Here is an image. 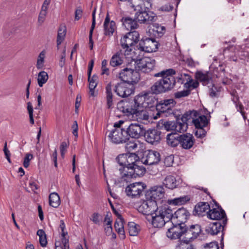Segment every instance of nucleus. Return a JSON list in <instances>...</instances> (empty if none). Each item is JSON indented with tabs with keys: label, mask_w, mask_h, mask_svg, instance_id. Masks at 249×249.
<instances>
[{
	"label": "nucleus",
	"mask_w": 249,
	"mask_h": 249,
	"mask_svg": "<svg viewBox=\"0 0 249 249\" xmlns=\"http://www.w3.org/2000/svg\"><path fill=\"white\" fill-rule=\"evenodd\" d=\"M176 71L173 69H166L159 72L154 73V77H161V79L156 82L150 88L151 93L159 94L171 90L176 84L175 78L173 76Z\"/></svg>",
	"instance_id": "f257e3e1"
},
{
	"label": "nucleus",
	"mask_w": 249,
	"mask_h": 249,
	"mask_svg": "<svg viewBox=\"0 0 249 249\" xmlns=\"http://www.w3.org/2000/svg\"><path fill=\"white\" fill-rule=\"evenodd\" d=\"M152 216V224L155 227L160 228L170 221L172 216V209L168 205H164L159 208Z\"/></svg>",
	"instance_id": "f03ea898"
},
{
	"label": "nucleus",
	"mask_w": 249,
	"mask_h": 249,
	"mask_svg": "<svg viewBox=\"0 0 249 249\" xmlns=\"http://www.w3.org/2000/svg\"><path fill=\"white\" fill-rule=\"evenodd\" d=\"M139 163L138 161L136 164L125 168L124 173L121 175L122 179L127 182L132 178L143 176L146 172V169L142 165H139Z\"/></svg>",
	"instance_id": "7ed1b4c3"
},
{
	"label": "nucleus",
	"mask_w": 249,
	"mask_h": 249,
	"mask_svg": "<svg viewBox=\"0 0 249 249\" xmlns=\"http://www.w3.org/2000/svg\"><path fill=\"white\" fill-rule=\"evenodd\" d=\"M136 100L137 96L133 99L122 100L118 103L117 108L128 116L134 115L136 111L140 109Z\"/></svg>",
	"instance_id": "20e7f679"
},
{
	"label": "nucleus",
	"mask_w": 249,
	"mask_h": 249,
	"mask_svg": "<svg viewBox=\"0 0 249 249\" xmlns=\"http://www.w3.org/2000/svg\"><path fill=\"white\" fill-rule=\"evenodd\" d=\"M136 100L140 108L144 107L145 109L153 108L156 110V106L159 104L157 98L153 95H150V92L147 91L144 92L142 95H137Z\"/></svg>",
	"instance_id": "39448f33"
},
{
	"label": "nucleus",
	"mask_w": 249,
	"mask_h": 249,
	"mask_svg": "<svg viewBox=\"0 0 249 249\" xmlns=\"http://www.w3.org/2000/svg\"><path fill=\"white\" fill-rule=\"evenodd\" d=\"M146 185L142 182H136L130 183L125 190L127 196L132 198H138L142 195L144 190L146 188Z\"/></svg>",
	"instance_id": "423d86ee"
},
{
	"label": "nucleus",
	"mask_w": 249,
	"mask_h": 249,
	"mask_svg": "<svg viewBox=\"0 0 249 249\" xmlns=\"http://www.w3.org/2000/svg\"><path fill=\"white\" fill-rule=\"evenodd\" d=\"M139 33L136 31H133L128 32L121 39V46L125 49V52L132 51L131 48L137 43L139 40Z\"/></svg>",
	"instance_id": "0eeeda50"
},
{
	"label": "nucleus",
	"mask_w": 249,
	"mask_h": 249,
	"mask_svg": "<svg viewBox=\"0 0 249 249\" xmlns=\"http://www.w3.org/2000/svg\"><path fill=\"white\" fill-rule=\"evenodd\" d=\"M119 78L123 82L133 84L140 80V74L136 70L125 68L119 72Z\"/></svg>",
	"instance_id": "6e6552de"
},
{
	"label": "nucleus",
	"mask_w": 249,
	"mask_h": 249,
	"mask_svg": "<svg viewBox=\"0 0 249 249\" xmlns=\"http://www.w3.org/2000/svg\"><path fill=\"white\" fill-rule=\"evenodd\" d=\"M176 102L173 99L161 101L156 106L157 115L159 116L162 114L164 116L173 113L172 108L175 106Z\"/></svg>",
	"instance_id": "1a4fd4ad"
},
{
	"label": "nucleus",
	"mask_w": 249,
	"mask_h": 249,
	"mask_svg": "<svg viewBox=\"0 0 249 249\" xmlns=\"http://www.w3.org/2000/svg\"><path fill=\"white\" fill-rule=\"evenodd\" d=\"M135 89L133 84L121 82L116 84L114 90L119 96L125 98L134 93Z\"/></svg>",
	"instance_id": "9d476101"
},
{
	"label": "nucleus",
	"mask_w": 249,
	"mask_h": 249,
	"mask_svg": "<svg viewBox=\"0 0 249 249\" xmlns=\"http://www.w3.org/2000/svg\"><path fill=\"white\" fill-rule=\"evenodd\" d=\"M141 205L139 206L138 211L145 215H153L156 211L159 210L158 207V203L156 200L152 199H147L145 197Z\"/></svg>",
	"instance_id": "9b49d317"
},
{
	"label": "nucleus",
	"mask_w": 249,
	"mask_h": 249,
	"mask_svg": "<svg viewBox=\"0 0 249 249\" xmlns=\"http://www.w3.org/2000/svg\"><path fill=\"white\" fill-rule=\"evenodd\" d=\"M110 141L116 144L126 142L128 140L125 128H114L108 135Z\"/></svg>",
	"instance_id": "f8f14e48"
},
{
	"label": "nucleus",
	"mask_w": 249,
	"mask_h": 249,
	"mask_svg": "<svg viewBox=\"0 0 249 249\" xmlns=\"http://www.w3.org/2000/svg\"><path fill=\"white\" fill-rule=\"evenodd\" d=\"M135 69L138 72L148 73L150 72L155 65V60L150 57H144L140 59L136 62Z\"/></svg>",
	"instance_id": "ddd939ff"
},
{
	"label": "nucleus",
	"mask_w": 249,
	"mask_h": 249,
	"mask_svg": "<svg viewBox=\"0 0 249 249\" xmlns=\"http://www.w3.org/2000/svg\"><path fill=\"white\" fill-rule=\"evenodd\" d=\"M136 18L140 23L150 24L156 21L157 17L152 12L142 8L135 14Z\"/></svg>",
	"instance_id": "4468645a"
},
{
	"label": "nucleus",
	"mask_w": 249,
	"mask_h": 249,
	"mask_svg": "<svg viewBox=\"0 0 249 249\" xmlns=\"http://www.w3.org/2000/svg\"><path fill=\"white\" fill-rule=\"evenodd\" d=\"M159 44L155 39L146 38L142 39L137 47L142 51L151 53L157 50Z\"/></svg>",
	"instance_id": "2eb2a0df"
},
{
	"label": "nucleus",
	"mask_w": 249,
	"mask_h": 249,
	"mask_svg": "<svg viewBox=\"0 0 249 249\" xmlns=\"http://www.w3.org/2000/svg\"><path fill=\"white\" fill-rule=\"evenodd\" d=\"M189 212L183 207L178 209L174 213L172 212V216L171 218V222L172 224H183L185 223L190 216Z\"/></svg>",
	"instance_id": "dca6fc26"
},
{
	"label": "nucleus",
	"mask_w": 249,
	"mask_h": 249,
	"mask_svg": "<svg viewBox=\"0 0 249 249\" xmlns=\"http://www.w3.org/2000/svg\"><path fill=\"white\" fill-rule=\"evenodd\" d=\"M160 160L159 152L154 150L145 151L141 159V161L145 165H152L157 164Z\"/></svg>",
	"instance_id": "f3484780"
},
{
	"label": "nucleus",
	"mask_w": 249,
	"mask_h": 249,
	"mask_svg": "<svg viewBox=\"0 0 249 249\" xmlns=\"http://www.w3.org/2000/svg\"><path fill=\"white\" fill-rule=\"evenodd\" d=\"M125 129L128 140L130 138L138 139L144 134L143 125L137 123H132Z\"/></svg>",
	"instance_id": "a211bd4d"
},
{
	"label": "nucleus",
	"mask_w": 249,
	"mask_h": 249,
	"mask_svg": "<svg viewBox=\"0 0 249 249\" xmlns=\"http://www.w3.org/2000/svg\"><path fill=\"white\" fill-rule=\"evenodd\" d=\"M217 209L213 208L209 210V213H208V217L210 219L215 220H220L223 219V224L226 225L227 224V218L226 214L223 209L216 202H215Z\"/></svg>",
	"instance_id": "6ab92c4d"
},
{
	"label": "nucleus",
	"mask_w": 249,
	"mask_h": 249,
	"mask_svg": "<svg viewBox=\"0 0 249 249\" xmlns=\"http://www.w3.org/2000/svg\"><path fill=\"white\" fill-rule=\"evenodd\" d=\"M164 189L162 186H154L150 190L146 191L145 196L147 199H152L156 200L158 203V201H160L164 196Z\"/></svg>",
	"instance_id": "aec40b11"
},
{
	"label": "nucleus",
	"mask_w": 249,
	"mask_h": 249,
	"mask_svg": "<svg viewBox=\"0 0 249 249\" xmlns=\"http://www.w3.org/2000/svg\"><path fill=\"white\" fill-rule=\"evenodd\" d=\"M184 231V239L186 242L196 238L201 231V226L198 224L192 225L189 227L185 225Z\"/></svg>",
	"instance_id": "412c9836"
},
{
	"label": "nucleus",
	"mask_w": 249,
	"mask_h": 249,
	"mask_svg": "<svg viewBox=\"0 0 249 249\" xmlns=\"http://www.w3.org/2000/svg\"><path fill=\"white\" fill-rule=\"evenodd\" d=\"M172 227L168 229L166 232L167 236L172 239H178L182 235H184L185 225L172 224Z\"/></svg>",
	"instance_id": "4be33fe9"
},
{
	"label": "nucleus",
	"mask_w": 249,
	"mask_h": 249,
	"mask_svg": "<svg viewBox=\"0 0 249 249\" xmlns=\"http://www.w3.org/2000/svg\"><path fill=\"white\" fill-rule=\"evenodd\" d=\"M165 129L167 131H174L178 132H183L187 129V125L183 123H180V121L178 119L175 121H167L164 123Z\"/></svg>",
	"instance_id": "5701e85b"
},
{
	"label": "nucleus",
	"mask_w": 249,
	"mask_h": 249,
	"mask_svg": "<svg viewBox=\"0 0 249 249\" xmlns=\"http://www.w3.org/2000/svg\"><path fill=\"white\" fill-rule=\"evenodd\" d=\"M161 132L157 129H144V134L143 135L147 142L151 144H156L161 140Z\"/></svg>",
	"instance_id": "b1692460"
},
{
	"label": "nucleus",
	"mask_w": 249,
	"mask_h": 249,
	"mask_svg": "<svg viewBox=\"0 0 249 249\" xmlns=\"http://www.w3.org/2000/svg\"><path fill=\"white\" fill-rule=\"evenodd\" d=\"M179 144L185 149H190L194 145L195 140L192 134L186 133L180 135Z\"/></svg>",
	"instance_id": "393cba45"
},
{
	"label": "nucleus",
	"mask_w": 249,
	"mask_h": 249,
	"mask_svg": "<svg viewBox=\"0 0 249 249\" xmlns=\"http://www.w3.org/2000/svg\"><path fill=\"white\" fill-rule=\"evenodd\" d=\"M209 210L210 206L208 202H200L195 206L193 214L196 216H203L206 214L208 215Z\"/></svg>",
	"instance_id": "a878e982"
},
{
	"label": "nucleus",
	"mask_w": 249,
	"mask_h": 249,
	"mask_svg": "<svg viewBox=\"0 0 249 249\" xmlns=\"http://www.w3.org/2000/svg\"><path fill=\"white\" fill-rule=\"evenodd\" d=\"M104 29L106 36L112 35L116 29V23L113 20L110 21L108 13L107 14L104 21Z\"/></svg>",
	"instance_id": "bb28decb"
},
{
	"label": "nucleus",
	"mask_w": 249,
	"mask_h": 249,
	"mask_svg": "<svg viewBox=\"0 0 249 249\" xmlns=\"http://www.w3.org/2000/svg\"><path fill=\"white\" fill-rule=\"evenodd\" d=\"M224 226L223 222L221 223L219 221L211 223L206 227V231L212 235H216L223 229Z\"/></svg>",
	"instance_id": "cd10ccee"
},
{
	"label": "nucleus",
	"mask_w": 249,
	"mask_h": 249,
	"mask_svg": "<svg viewBox=\"0 0 249 249\" xmlns=\"http://www.w3.org/2000/svg\"><path fill=\"white\" fill-rule=\"evenodd\" d=\"M123 25L127 30H132L136 29L138 26L137 24V19L135 17V18L133 19L129 17H123L121 19Z\"/></svg>",
	"instance_id": "c85d7f7f"
},
{
	"label": "nucleus",
	"mask_w": 249,
	"mask_h": 249,
	"mask_svg": "<svg viewBox=\"0 0 249 249\" xmlns=\"http://www.w3.org/2000/svg\"><path fill=\"white\" fill-rule=\"evenodd\" d=\"M107 107L108 109L112 108L114 106L113 102V93L111 82H109L106 87Z\"/></svg>",
	"instance_id": "c756f323"
},
{
	"label": "nucleus",
	"mask_w": 249,
	"mask_h": 249,
	"mask_svg": "<svg viewBox=\"0 0 249 249\" xmlns=\"http://www.w3.org/2000/svg\"><path fill=\"white\" fill-rule=\"evenodd\" d=\"M179 140L180 135L176 133H171L167 135V143L172 147H176L179 144Z\"/></svg>",
	"instance_id": "7c9ffc66"
},
{
	"label": "nucleus",
	"mask_w": 249,
	"mask_h": 249,
	"mask_svg": "<svg viewBox=\"0 0 249 249\" xmlns=\"http://www.w3.org/2000/svg\"><path fill=\"white\" fill-rule=\"evenodd\" d=\"M195 78L202 82L204 85L208 84L212 80L208 72H203L202 71H197L195 73Z\"/></svg>",
	"instance_id": "2f4dec72"
},
{
	"label": "nucleus",
	"mask_w": 249,
	"mask_h": 249,
	"mask_svg": "<svg viewBox=\"0 0 249 249\" xmlns=\"http://www.w3.org/2000/svg\"><path fill=\"white\" fill-rule=\"evenodd\" d=\"M138 158V157L135 153H127L126 167L119 169L121 175L124 173V169L125 168L131 166L138 162H137Z\"/></svg>",
	"instance_id": "473e14b6"
},
{
	"label": "nucleus",
	"mask_w": 249,
	"mask_h": 249,
	"mask_svg": "<svg viewBox=\"0 0 249 249\" xmlns=\"http://www.w3.org/2000/svg\"><path fill=\"white\" fill-rule=\"evenodd\" d=\"M190 200L189 196H183L175 198L173 199H169L167 201V204L169 205H183Z\"/></svg>",
	"instance_id": "72a5a7b5"
},
{
	"label": "nucleus",
	"mask_w": 249,
	"mask_h": 249,
	"mask_svg": "<svg viewBox=\"0 0 249 249\" xmlns=\"http://www.w3.org/2000/svg\"><path fill=\"white\" fill-rule=\"evenodd\" d=\"M123 63V54L121 52H117L111 57L110 65L113 67L120 66Z\"/></svg>",
	"instance_id": "f704fd0d"
},
{
	"label": "nucleus",
	"mask_w": 249,
	"mask_h": 249,
	"mask_svg": "<svg viewBox=\"0 0 249 249\" xmlns=\"http://www.w3.org/2000/svg\"><path fill=\"white\" fill-rule=\"evenodd\" d=\"M163 184L167 188L173 189L177 187V182L176 178L173 176H168L164 179Z\"/></svg>",
	"instance_id": "c9c22d12"
},
{
	"label": "nucleus",
	"mask_w": 249,
	"mask_h": 249,
	"mask_svg": "<svg viewBox=\"0 0 249 249\" xmlns=\"http://www.w3.org/2000/svg\"><path fill=\"white\" fill-rule=\"evenodd\" d=\"M192 122L196 127H205L209 123V121L205 115H201L196 119H193Z\"/></svg>",
	"instance_id": "e433bc0d"
},
{
	"label": "nucleus",
	"mask_w": 249,
	"mask_h": 249,
	"mask_svg": "<svg viewBox=\"0 0 249 249\" xmlns=\"http://www.w3.org/2000/svg\"><path fill=\"white\" fill-rule=\"evenodd\" d=\"M49 205L53 208H58L61 203L59 196L57 193L53 192L50 194L49 197Z\"/></svg>",
	"instance_id": "4c0bfd02"
},
{
	"label": "nucleus",
	"mask_w": 249,
	"mask_h": 249,
	"mask_svg": "<svg viewBox=\"0 0 249 249\" xmlns=\"http://www.w3.org/2000/svg\"><path fill=\"white\" fill-rule=\"evenodd\" d=\"M97 79L98 77L95 75H93L91 78H90V77L89 78L88 76L89 93L91 96H94V89L97 85V83L96 82Z\"/></svg>",
	"instance_id": "58836bf2"
},
{
	"label": "nucleus",
	"mask_w": 249,
	"mask_h": 249,
	"mask_svg": "<svg viewBox=\"0 0 249 249\" xmlns=\"http://www.w3.org/2000/svg\"><path fill=\"white\" fill-rule=\"evenodd\" d=\"M146 109L144 107L138 109L134 115L140 119L147 120L149 118V115Z\"/></svg>",
	"instance_id": "ea45409f"
},
{
	"label": "nucleus",
	"mask_w": 249,
	"mask_h": 249,
	"mask_svg": "<svg viewBox=\"0 0 249 249\" xmlns=\"http://www.w3.org/2000/svg\"><path fill=\"white\" fill-rule=\"evenodd\" d=\"M139 226L134 222H129L128 223V231L130 236H136L138 234L139 229Z\"/></svg>",
	"instance_id": "a19ab883"
},
{
	"label": "nucleus",
	"mask_w": 249,
	"mask_h": 249,
	"mask_svg": "<svg viewBox=\"0 0 249 249\" xmlns=\"http://www.w3.org/2000/svg\"><path fill=\"white\" fill-rule=\"evenodd\" d=\"M152 30L157 34V35L155 34V36L161 37L165 33L166 29L164 26L160 25L158 23H155L153 24Z\"/></svg>",
	"instance_id": "79ce46f5"
},
{
	"label": "nucleus",
	"mask_w": 249,
	"mask_h": 249,
	"mask_svg": "<svg viewBox=\"0 0 249 249\" xmlns=\"http://www.w3.org/2000/svg\"><path fill=\"white\" fill-rule=\"evenodd\" d=\"M36 234L39 236V241L41 246L46 247L47 244V240L45 231L43 230H38Z\"/></svg>",
	"instance_id": "37998d69"
},
{
	"label": "nucleus",
	"mask_w": 249,
	"mask_h": 249,
	"mask_svg": "<svg viewBox=\"0 0 249 249\" xmlns=\"http://www.w3.org/2000/svg\"><path fill=\"white\" fill-rule=\"evenodd\" d=\"M198 85V82L197 81L194 82L191 77L185 82L184 87L186 89V90H189L191 92L193 89L196 88Z\"/></svg>",
	"instance_id": "c03bdc74"
},
{
	"label": "nucleus",
	"mask_w": 249,
	"mask_h": 249,
	"mask_svg": "<svg viewBox=\"0 0 249 249\" xmlns=\"http://www.w3.org/2000/svg\"><path fill=\"white\" fill-rule=\"evenodd\" d=\"M48 79V75L46 72L42 71L38 73V84L40 87H42Z\"/></svg>",
	"instance_id": "a18cd8bd"
},
{
	"label": "nucleus",
	"mask_w": 249,
	"mask_h": 249,
	"mask_svg": "<svg viewBox=\"0 0 249 249\" xmlns=\"http://www.w3.org/2000/svg\"><path fill=\"white\" fill-rule=\"evenodd\" d=\"M127 153L120 154L116 159L117 162L121 166L120 168L126 167Z\"/></svg>",
	"instance_id": "49530a36"
},
{
	"label": "nucleus",
	"mask_w": 249,
	"mask_h": 249,
	"mask_svg": "<svg viewBox=\"0 0 249 249\" xmlns=\"http://www.w3.org/2000/svg\"><path fill=\"white\" fill-rule=\"evenodd\" d=\"M196 113V112L190 111L185 112L181 116V119H179V120L180 121V123H183L186 124L187 125V126L188 127L187 121L192 119L193 114V115L195 116Z\"/></svg>",
	"instance_id": "de8ad7c7"
},
{
	"label": "nucleus",
	"mask_w": 249,
	"mask_h": 249,
	"mask_svg": "<svg viewBox=\"0 0 249 249\" xmlns=\"http://www.w3.org/2000/svg\"><path fill=\"white\" fill-rule=\"evenodd\" d=\"M192 77L188 74L187 73H181L178 75V76L177 77L176 79V82L181 84H185V82L190 79Z\"/></svg>",
	"instance_id": "09e8293b"
},
{
	"label": "nucleus",
	"mask_w": 249,
	"mask_h": 249,
	"mask_svg": "<svg viewBox=\"0 0 249 249\" xmlns=\"http://www.w3.org/2000/svg\"><path fill=\"white\" fill-rule=\"evenodd\" d=\"M66 28L64 27V29H62L59 28L58 31V34L57 36V46L60 45L62 41H63L64 37L66 35Z\"/></svg>",
	"instance_id": "8fccbe9b"
},
{
	"label": "nucleus",
	"mask_w": 249,
	"mask_h": 249,
	"mask_svg": "<svg viewBox=\"0 0 249 249\" xmlns=\"http://www.w3.org/2000/svg\"><path fill=\"white\" fill-rule=\"evenodd\" d=\"M138 145L136 142H129L125 144V149L127 153H134L133 151H135Z\"/></svg>",
	"instance_id": "3c124183"
},
{
	"label": "nucleus",
	"mask_w": 249,
	"mask_h": 249,
	"mask_svg": "<svg viewBox=\"0 0 249 249\" xmlns=\"http://www.w3.org/2000/svg\"><path fill=\"white\" fill-rule=\"evenodd\" d=\"M231 95L232 96L231 100L235 105L236 107H239V104H242L240 101L237 92L235 90H233L231 92Z\"/></svg>",
	"instance_id": "603ef678"
},
{
	"label": "nucleus",
	"mask_w": 249,
	"mask_h": 249,
	"mask_svg": "<svg viewBox=\"0 0 249 249\" xmlns=\"http://www.w3.org/2000/svg\"><path fill=\"white\" fill-rule=\"evenodd\" d=\"M176 249H194V248L192 245L189 243V242H186L183 239Z\"/></svg>",
	"instance_id": "864d4df0"
},
{
	"label": "nucleus",
	"mask_w": 249,
	"mask_h": 249,
	"mask_svg": "<svg viewBox=\"0 0 249 249\" xmlns=\"http://www.w3.org/2000/svg\"><path fill=\"white\" fill-rule=\"evenodd\" d=\"M220 87H217L213 84L212 87L209 89L210 96L212 97L218 96V93L220 91Z\"/></svg>",
	"instance_id": "5fc2aeb1"
},
{
	"label": "nucleus",
	"mask_w": 249,
	"mask_h": 249,
	"mask_svg": "<svg viewBox=\"0 0 249 249\" xmlns=\"http://www.w3.org/2000/svg\"><path fill=\"white\" fill-rule=\"evenodd\" d=\"M197 130L196 131L195 134V136L198 138H203L205 137L206 134V131L204 129V127H196Z\"/></svg>",
	"instance_id": "6e6d98bb"
},
{
	"label": "nucleus",
	"mask_w": 249,
	"mask_h": 249,
	"mask_svg": "<svg viewBox=\"0 0 249 249\" xmlns=\"http://www.w3.org/2000/svg\"><path fill=\"white\" fill-rule=\"evenodd\" d=\"M190 94L189 90H183L182 91H178L174 94V96L177 99L188 96Z\"/></svg>",
	"instance_id": "4d7b16f0"
},
{
	"label": "nucleus",
	"mask_w": 249,
	"mask_h": 249,
	"mask_svg": "<svg viewBox=\"0 0 249 249\" xmlns=\"http://www.w3.org/2000/svg\"><path fill=\"white\" fill-rule=\"evenodd\" d=\"M107 60L104 59L102 62V72L101 74L102 75L103 74H107V75H108L109 74V70L108 68H107Z\"/></svg>",
	"instance_id": "13d9d810"
},
{
	"label": "nucleus",
	"mask_w": 249,
	"mask_h": 249,
	"mask_svg": "<svg viewBox=\"0 0 249 249\" xmlns=\"http://www.w3.org/2000/svg\"><path fill=\"white\" fill-rule=\"evenodd\" d=\"M248 49H249L248 47H244V48H241L242 51H239L238 55L241 59H243L249 56V52L247 50Z\"/></svg>",
	"instance_id": "bf43d9fd"
},
{
	"label": "nucleus",
	"mask_w": 249,
	"mask_h": 249,
	"mask_svg": "<svg viewBox=\"0 0 249 249\" xmlns=\"http://www.w3.org/2000/svg\"><path fill=\"white\" fill-rule=\"evenodd\" d=\"M69 143L66 142H63L61 143L60 150L61 157L63 158L67 152V149L68 147Z\"/></svg>",
	"instance_id": "052dcab7"
},
{
	"label": "nucleus",
	"mask_w": 249,
	"mask_h": 249,
	"mask_svg": "<svg viewBox=\"0 0 249 249\" xmlns=\"http://www.w3.org/2000/svg\"><path fill=\"white\" fill-rule=\"evenodd\" d=\"M119 220H116L114 223V228L116 231H119L124 228L123 219L121 217H118Z\"/></svg>",
	"instance_id": "680f3d73"
},
{
	"label": "nucleus",
	"mask_w": 249,
	"mask_h": 249,
	"mask_svg": "<svg viewBox=\"0 0 249 249\" xmlns=\"http://www.w3.org/2000/svg\"><path fill=\"white\" fill-rule=\"evenodd\" d=\"M33 158L32 154L27 153L24 159L23 166L25 168H27L30 165V161Z\"/></svg>",
	"instance_id": "e2e57ef3"
},
{
	"label": "nucleus",
	"mask_w": 249,
	"mask_h": 249,
	"mask_svg": "<svg viewBox=\"0 0 249 249\" xmlns=\"http://www.w3.org/2000/svg\"><path fill=\"white\" fill-rule=\"evenodd\" d=\"M95 13L96 9H94L92 13V24L89 31V36H92L93 30L95 27Z\"/></svg>",
	"instance_id": "0e129e2a"
},
{
	"label": "nucleus",
	"mask_w": 249,
	"mask_h": 249,
	"mask_svg": "<svg viewBox=\"0 0 249 249\" xmlns=\"http://www.w3.org/2000/svg\"><path fill=\"white\" fill-rule=\"evenodd\" d=\"M174 161V157L173 155H170L165 157L164 163L166 167L172 166Z\"/></svg>",
	"instance_id": "69168bd1"
},
{
	"label": "nucleus",
	"mask_w": 249,
	"mask_h": 249,
	"mask_svg": "<svg viewBox=\"0 0 249 249\" xmlns=\"http://www.w3.org/2000/svg\"><path fill=\"white\" fill-rule=\"evenodd\" d=\"M83 15V10L81 7H78L75 11L74 19L75 20H79Z\"/></svg>",
	"instance_id": "338daca9"
},
{
	"label": "nucleus",
	"mask_w": 249,
	"mask_h": 249,
	"mask_svg": "<svg viewBox=\"0 0 249 249\" xmlns=\"http://www.w3.org/2000/svg\"><path fill=\"white\" fill-rule=\"evenodd\" d=\"M206 249H219L218 244L216 242H212L207 244V246H205Z\"/></svg>",
	"instance_id": "774afa93"
}]
</instances>
